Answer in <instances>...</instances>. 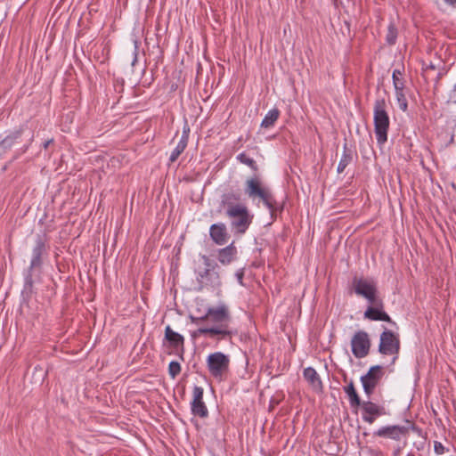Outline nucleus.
I'll use <instances>...</instances> for the list:
<instances>
[{
	"label": "nucleus",
	"instance_id": "obj_1",
	"mask_svg": "<svg viewBox=\"0 0 456 456\" xmlns=\"http://www.w3.org/2000/svg\"><path fill=\"white\" fill-rule=\"evenodd\" d=\"M240 193L228 192L222 196L221 207L230 219L231 228L237 234H244L253 221V215L247 206L240 202Z\"/></svg>",
	"mask_w": 456,
	"mask_h": 456
},
{
	"label": "nucleus",
	"instance_id": "obj_2",
	"mask_svg": "<svg viewBox=\"0 0 456 456\" xmlns=\"http://www.w3.org/2000/svg\"><path fill=\"white\" fill-rule=\"evenodd\" d=\"M352 286L355 293L365 297L370 304L364 314H386L380 300L377 297L376 284L373 281L354 277Z\"/></svg>",
	"mask_w": 456,
	"mask_h": 456
},
{
	"label": "nucleus",
	"instance_id": "obj_3",
	"mask_svg": "<svg viewBox=\"0 0 456 456\" xmlns=\"http://www.w3.org/2000/svg\"><path fill=\"white\" fill-rule=\"evenodd\" d=\"M191 322L200 324L203 321L211 320L213 325L210 327H200L198 333L200 335L222 336L223 338L230 335L232 331L229 330V315H190Z\"/></svg>",
	"mask_w": 456,
	"mask_h": 456
},
{
	"label": "nucleus",
	"instance_id": "obj_4",
	"mask_svg": "<svg viewBox=\"0 0 456 456\" xmlns=\"http://www.w3.org/2000/svg\"><path fill=\"white\" fill-rule=\"evenodd\" d=\"M386 108L387 104L384 98L375 101L373 108L374 132L377 142L379 145L385 144L387 141L390 120Z\"/></svg>",
	"mask_w": 456,
	"mask_h": 456
},
{
	"label": "nucleus",
	"instance_id": "obj_5",
	"mask_svg": "<svg viewBox=\"0 0 456 456\" xmlns=\"http://www.w3.org/2000/svg\"><path fill=\"white\" fill-rule=\"evenodd\" d=\"M245 192L250 199L258 197L268 208L273 218L277 210L282 209V208L278 207L271 191L268 189L261 187V183L257 178H251L246 182Z\"/></svg>",
	"mask_w": 456,
	"mask_h": 456
},
{
	"label": "nucleus",
	"instance_id": "obj_6",
	"mask_svg": "<svg viewBox=\"0 0 456 456\" xmlns=\"http://www.w3.org/2000/svg\"><path fill=\"white\" fill-rule=\"evenodd\" d=\"M205 269L203 272L200 271L197 274V282L199 284V290L203 287L218 288L221 285L220 275L216 268L217 264L212 262L207 256H202Z\"/></svg>",
	"mask_w": 456,
	"mask_h": 456
},
{
	"label": "nucleus",
	"instance_id": "obj_7",
	"mask_svg": "<svg viewBox=\"0 0 456 456\" xmlns=\"http://www.w3.org/2000/svg\"><path fill=\"white\" fill-rule=\"evenodd\" d=\"M229 356L222 352L210 354L207 358V367L210 375L218 381H223L228 373Z\"/></svg>",
	"mask_w": 456,
	"mask_h": 456
},
{
	"label": "nucleus",
	"instance_id": "obj_8",
	"mask_svg": "<svg viewBox=\"0 0 456 456\" xmlns=\"http://www.w3.org/2000/svg\"><path fill=\"white\" fill-rule=\"evenodd\" d=\"M164 340L167 342V354H175L183 361L185 353L183 336L173 330L171 327L167 325L165 329Z\"/></svg>",
	"mask_w": 456,
	"mask_h": 456
},
{
	"label": "nucleus",
	"instance_id": "obj_9",
	"mask_svg": "<svg viewBox=\"0 0 456 456\" xmlns=\"http://www.w3.org/2000/svg\"><path fill=\"white\" fill-rule=\"evenodd\" d=\"M352 353L355 358L362 359L369 354L370 340L367 332L359 330L351 339Z\"/></svg>",
	"mask_w": 456,
	"mask_h": 456
},
{
	"label": "nucleus",
	"instance_id": "obj_10",
	"mask_svg": "<svg viewBox=\"0 0 456 456\" xmlns=\"http://www.w3.org/2000/svg\"><path fill=\"white\" fill-rule=\"evenodd\" d=\"M384 375L383 368L380 365H375L370 368L367 374L361 377V382L364 393L370 396L373 394L376 387Z\"/></svg>",
	"mask_w": 456,
	"mask_h": 456
},
{
	"label": "nucleus",
	"instance_id": "obj_11",
	"mask_svg": "<svg viewBox=\"0 0 456 456\" xmlns=\"http://www.w3.org/2000/svg\"><path fill=\"white\" fill-rule=\"evenodd\" d=\"M408 435L409 428L401 425L383 426L373 432V436L387 438L396 442L407 437Z\"/></svg>",
	"mask_w": 456,
	"mask_h": 456
},
{
	"label": "nucleus",
	"instance_id": "obj_12",
	"mask_svg": "<svg viewBox=\"0 0 456 456\" xmlns=\"http://www.w3.org/2000/svg\"><path fill=\"white\" fill-rule=\"evenodd\" d=\"M360 406L362 408V419L369 424H372L378 418L387 415L386 408L383 405L371 401H363Z\"/></svg>",
	"mask_w": 456,
	"mask_h": 456
},
{
	"label": "nucleus",
	"instance_id": "obj_13",
	"mask_svg": "<svg viewBox=\"0 0 456 456\" xmlns=\"http://www.w3.org/2000/svg\"><path fill=\"white\" fill-rule=\"evenodd\" d=\"M204 389L195 386L192 390V400L191 402V411L194 416L205 419L208 416V410L203 401Z\"/></svg>",
	"mask_w": 456,
	"mask_h": 456
},
{
	"label": "nucleus",
	"instance_id": "obj_14",
	"mask_svg": "<svg viewBox=\"0 0 456 456\" xmlns=\"http://www.w3.org/2000/svg\"><path fill=\"white\" fill-rule=\"evenodd\" d=\"M379 350L383 354H393L399 350V340L391 330H384L380 335Z\"/></svg>",
	"mask_w": 456,
	"mask_h": 456
},
{
	"label": "nucleus",
	"instance_id": "obj_15",
	"mask_svg": "<svg viewBox=\"0 0 456 456\" xmlns=\"http://www.w3.org/2000/svg\"><path fill=\"white\" fill-rule=\"evenodd\" d=\"M209 235L212 240L217 245H224L229 239L227 228L224 224H214L209 228Z\"/></svg>",
	"mask_w": 456,
	"mask_h": 456
},
{
	"label": "nucleus",
	"instance_id": "obj_16",
	"mask_svg": "<svg viewBox=\"0 0 456 456\" xmlns=\"http://www.w3.org/2000/svg\"><path fill=\"white\" fill-rule=\"evenodd\" d=\"M237 253V248L234 243L232 242L227 247L218 250V261L224 265H229L236 258Z\"/></svg>",
	"mask_w": 456,
	"mask_h": 456
},
{
	"label": "nucleus",
	"instance_id": "obj_17",
	"mask_svg": "<svg viewBox=\"0 0 456 456\" xmlns=\"http://www.w3.org/2000/svg\"><path fill=\"white\" fill-rule=\"evenodd\" d=\"M303 377L315 391H321L322 389V382L319 374L314 368H305L303 371Z\"/></svg>",
	"mask_w": 456,
	"mask_h": 456
},
{
	"label": "nucleus",
	"instance_id": "obj_18",
	"mask_svg": "<svg viewBox=\"0 0 456 456\" xmlns=\"http://www.w3.org/2000/svg\"><path fill=\"white\" fill-rule=\"evenodd\" d=\"M45 250V244L42 238L38 237L32 250L30 268L38 267L42 264V255Z\"/></svg>",
	"mask_w": 456,
	"mask_h": 456
},
{
	"label": "nucleus",
	"instance_id": "obj_19",
	"mask_svg": "<svg viewBox=\"0 0 456 456\" xmlns=\"http://www.w3.org/2000/svg\"><path fill=\"white\" fill-rule=\"evenodd\" d=\"M189 132H190L189 128L183 129V134H182L177 145L175 146V148L170 154L169 161L171 163L175 162L179 158V156L183 152V151L186 149L187 144H188V140H189Z\"/></svg>",
	"mask_w": 456,
	"mask_h": 456
},
{
	"label": "nucleus",
	"instance_id": "obj_20",
	"mask_svg": "<svg viewBox=\"0 0 456 456\" xmlns=\"http://www.w3.org/2000/svg\"><path fill=\"white\" fill-rule=\"evenodd\" d=\"M353 158L354 155L352 150H350L346 146V144H345L341 159L337 167V172L338 174L343 173L346 170V167L353 161Z\"/></svg>",
	"mask_w": 456,
	"mask_h": 456
},
{
	"label": "nucleus",
	"instance_id": "obj_21",
	"mask_svg": "<svg viewBox=\"0 0 456 456\" xmlns=\"http://www.w3.org/2000/svg\"><path fill=\"white\" fill-rule=\"evenodd\" d=\"M346 394L348 395L351 407H358L362 403L354 388L353 381H351L345 388Z\"/></svg>",
	"mask_w": 456,
	"mask_h": 456
},
{
	"label": "nucleus",
	"instance_id": "obj_22",
	"mask_svg": "<svg viewBox=\"0 0 456 456\" xmlns=\"http://www.w3.org/2000/svg\"><path fill=\"white\" fill-rule=\"evenodd\" d=\"M280 116V110L276 108L270 110L262 120L261 126L269 128L274 125Z\"/></svg>",
	"mask_w": 456,
	"mask_h": 456
},
{
	"label": "nucleus",
	"instance_id": "obj_23",
	"mask_svg": "<svg viewBox=\"0 0 456 456\" xmlns=\"http://www.w3.org/2000/svg\"><path fill=\"white\" fill-rule=\"evenodd\" d=\"M237 159L240 163L248 166L252 170L257 171V165L256 161L252 158L248 157L245 152L240 153L237 156Z\"/></svg>",
	"mask_w": 456,
	"mask_h": 456
},
{
	"label": "nucleus",
	"instance_id": "obj_24",
	"mask_svg": "<svg viewBox=\"0 0 456 456\" xmlns=\"http://www.w3.org/2000/svg\"><path fill=\"white\" fill-rule=\"evenodd\" d=\"M403 89L404 88L395 89V96H396V100H397L399 108L403 111H405V110H407V108H408V102H407V99L405 97Z\"/></svg>",
	"mask_w": 456,
	"mask_h": 456
},
{
	"label": "nucleus",
	"instance_id": "obj_25",
	"mask_svg": "<svg viewBox=\"0 0 456 456\" xmlns=\"http://www.w3.org/2000/svg\"><path fill=\"white\" fill-rule=\"evenodd\" d=\"M182 370L180 362L172 361L168 364V375L172 379H175Z\"/></svg>",
	"mask_w": 456,
	"mask_h": 456
},
{
	"label": "nucleus",
	"instance_id": "obj_26",
	"mask_svg": "<svg viewBox=\"0 0 456 456\" xmlns=\"http://www.w3.org/2000/svg\"><path fill=\"white\" fill-rule=\"evenodd\" d=\"M397 38V29L393 23H390L387 28L386 40L389 45H394Z\"/></svg>",
	"mask_w": 456,
	"mask_h": 456
},
{
	"label": "nucleus",
	"instance_id": "obj_27",
	"mask_svg": "<svg viewBox=\"0 0 456 456\" xmlns=\"http://www.w3.org/2000/svg\"><path fill=\"white\" fill-rule=\"evenodd\" d=\"M400 76H402V73L399 69H395L392 74V79L395 89H400L404 88V83L400 78Z\"/></svg>",
	"mask_w": 456,
	"mask_h": 456
},
{
	"label": "nucleus",
	"instance_id": "obj_28",
	"mask_svg": "<svg viewBox=\"0 0 456 456\" xmlns=\"http://www.w3.org/2000/svg\"><path fill=\"white\" fill-rule=\"evenodd\" d=\"M228 311H229L228 306L225 304L221 303L216 307L209 308L208 310L207 314H227Z\"/></svg>",
	"mask_w": 456,
	"mask_h": 456
},
{
	"label": "nucleus",
	"instance_id": "obj_29",
	"mask_svg": "<svg viewBox=\"0 0 456 456\" xmlns=\"http://www.w3.org/2000/svg\"><path fill=\"white\" fill-rule=\"evenodd\" d=\"M21 134H22V129L20 128V129L13 132L12 134L6 136L3 140L2 143L4 145L10 146L13 142L14 140L19 139L20 137Z\"/></svg>",
	"mask_w": 456,
	"mask_h": 456
},
{
	"label": "nucleus",
	"instance_id": "obj_30",
	"mask_svg": "<svg viewBox=\"0 0 456 456\" xmlns=\"http://www.w3.org/2000/svg\"><path fill=\"white\" fill-rule=\"evenodd\" d=\"M434 452L437 455H442V454L445 453L447 452V450L445 449V447L443 445V444L441 442L436 441L434 444Z\"/></svg>",
	"mask_w": 456,
	"mask_h": 456
},
{
	"label": "nucleus",
	"instance_id": "obj_31",
	"mask_svg": "<svg viewBox=\"0 0 456 456\" xmlns=\"http://www.w3.org/2000/svg\"><path fill=\"white\" fill-rule=\"evenodd\" d=\"M365 316L371 320L385 321V322H391L389 315H365Z\"/></svg>",
	"mask_w": 456,
	"mask_h": 456
},
{
	"label": "nucleus",
	"instance_id": "obj_32",
	"mask_svg": "<svg viewBox=\"0 0 456 456\" xmlns=\"http://www.w3.org/2000/svg\"><path fill=\"white\" fill-rule=\"evenodd\" d=\"M236 276H237L238 281H240V283H242L243 272H242V271H239V272L236 273Z\"/></svg>",
	"mask_w": 456,
	"mask_h": 456
},
{
	"label": "nucleus",
	"instance_id": "obj_33",
	"mask_svg": "<svg viewBox=\"0 0 456 456\" xmlns=\"http://www.w3.org/2000/svg\"><path fill=\"white\" fill-rule=\"evenodd\" d=\"M53 142V139H50V140H48V141L45 142H44V145H43V146H44V148H45V149H47V148H48V146H49Z\"/></svg>",
	"mask_w": 456,
	"mask_h": 456
},
{
	"label": "nucleus",
	"instance_id": "obj_34",
	"mask_svg": "<svg viewBox=\"0 0 456 456\" xmlns=\"http://www.w3.org/2000/svg\"><path fill=\"white\" fill-rule=\"evenodd\" d=\"M446 3L450 4H456V0H444Z\"/></svg>",
	"mask_w": 456,
	"mask_h": 456
},
{
	"label": "nucleus",
	"instance_id": "obj_35",
	"mask_svg": "<svg viewBox=\"0 0 456 456\" xmlns=\"http://www.w3.org/2000/svg\"><path fill=\"white\" fill-rule=\"evenodd\" d=\"M27 283H29L31 285L32 283V281H31V277H28V280H27Z\"/></svg>",
	"mask_w": 456,
	"mask_h": 456
}]
</instances>
